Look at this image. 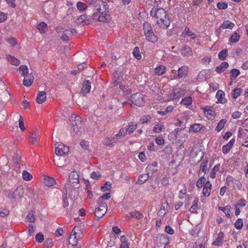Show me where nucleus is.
Instances as JSON below:
<instances>
[{
    "label": "nucleus",
    "mask_w": 248,
    "mask_h": 248,
    "mask_svg": "<svg viewBox=\"0 0 248 248\" xmlns=\"http://www.w3.org/2000/svg\"><path fill=\"white\" fill-rule=\"evenodd\" d=\"M150 14L152 16H155L157 19L156 21L157 24L163 25L166 29L170 26V20L164 9L161 8L157 9H152Z\"/></svg>",
    "instance_id": "f257e3e1"
},
{
    "label": "nucleus",
    "mask_w": 248,
    "mask_h": 248,
    "mask_svg": "<svg viewBox=\"0 0 248 248\" xmlns=\"http://www.w3.org/2000/svg\"><path fill=\"white\" fill-rule=\"evenodd\" d=\"M70 120L74 131L78 135H81L83 129V124L81 117L76 114H72Z\"/></svg>",
    "instance_id": "f03ea898"
},
{
    "label": "nucleus",
    "mask_w": 248,
    "mask_h": 248,
    "mask_svg": "<svg viewBox=\"0 0 248 248\" xmlns=\"http://www.w3.org/2000/svg\"><path fill=\"white\" fill-rule=\"evenodd\" d=\"M143 30L146 39L153 43H156L158 40V37L155 35L151 24L145 22L143 25Z\"/></svg>",
    "instance_id": "7ed1b4c3"
},
{
    "label": "nucleus",
    "mask_w": 248,
    "mask_h": 248,
    "mask_svg": "<svg viewBox=\"0 0 248 248\" xmlns=\"http://www.w3.org/2000/svg\"><path fill=\"white\" fill-rule=\"evenodd\" d=\"M92 17L94 20L100 22H109L111 20V17L108 14L98 11L93 15Z\"/></svg>",
    "instance_id": "20e7f679"
},
{
    "label": "nucleus",
    "mask_w": 248,
    "mask_h": 248,
    "mask_svg": "<svg viewBox=\"0 0 248 248\" xmlns=\"http://www.w3.org/2000/svg\"><path fill=\"white\" fill-rule=\"evenodd\" d=\"M69 182L74 188H78L79 187V175L76 171H73L70 173Z\"/></svg>",
    "instance_id": "39448f33"
},
{
    "label": "nucleus",
    "mask_w": 248,
    "mask_h": 248,
    "mask_svg": "<svg viewBox=\"0 0 248 248\" xmlns=\"http://www.w3.org/2000/svg\"><path fill=\"white\" fill-rule=\"evenodd\" d=\"M185 90L182 88H176L169 92L168 96L170 100L178 99L185 94Z\"/></svg>",
    "instance_id": "423d86ee"
},
{
    "label": "nucleus",
    "mask_w": 248,
    "mask_h": 248,
    "mask_svg": "<svg viewBox=\"0 0 248 248\" xmlns=\"http://www.w3.org/2000/svg\"><path fill=\"white\" fill-rule=\"evenodd\" d=\"M130 100L132 103L137 106L140 107L144 104L143 95L140 93H137L132 94Z\"/></svg>",
    "instance_id": "0eeeda50"
},
{
    "label": "nucleus",
    "mask_w": 248,
    "mask_h": 248,
    "mask_svg": "<svg viewBox=\"0 0 248 248\" xmlns=\"http://www.w3.org/2000/svg\"><path fill=\"white\" fill-rule=\"evenodd\" d=\"M94 7L96 8L97 11H101L104 13H108V6L106 1L96 0L94 2Z\"/></svg>",
    "instance_id": "6e6552de"
},
{
    "label": "nucleus",
    "mask_w": 248,
    "mask_h": 248,
    "mask_svg": "<svg viewBox=\"0 0 248 248\" xmlns=\"http://www.w3.org/2000/svg\"><path fill=\"white\" fill-rule=\"evenodd\" d=\"M99 206L96 208L94 210L95 217L97 219L101 218L107 212V205L106 203L98 204Z\"/></svg>",
    "instance_id": "1a4fd4ad"
},
{
    "label": "nucleus",
    "mask_w": 248,
    "mask_h": 248,
    "mask_svg": "<svg viewBox=\"0 0 248 248\" xmlns=\"http://www.w3.org/2000/svg\"><path fill=\"white\" fill-rule=\"evenodd\" d=\"M69 147L62 143L59 144L55 149V153L58 156H64L69 152Z\"/></svg>",
    "instance_id": "9d476101"
},
{
    "label": "nucleus",
    "mask_w": 248,
    "mask_h": 248,
    "mask_svg": "<svg viewBox=\"0 0 248 248\" xmlns=\"http://www.w3.org/2000/svg\"><path fill=\"white\" fill-rule=\"evenodd\" d=\"M113 82L112 84L114 86L117 85L119 83L121 82L123 80V76L121 74V70L119 69L116 70L113 74Z\"/></svg>",
    "instance_id": "9b49d317"
},
{
    "label": "nucleus",
    "mask_w": 248,
    "mask_h": 248,
    "mask_svg": "<svg viewBox=\"0 0 248 248\" xmlns=\"http://www.w3.org/2000/svg\"><path fill=\"white\" fill-rule=\"evenodd\" d=\"M91 90V82L88 80H85L82 83V87L81 90V93L83 95L89 93Z\"/></svg>",
    "instance_id": "f8f14e48"
},
{
    "label": "nucleus",
    "mask_w": 248,
    "mask_h": 248,
    "mask_svg": "<svg viewBox=\"0 0 248 248\" xmlns=\"http://www.w3.org/2000/svg\"><path fill=\"white\" fill-rule=\"evenodd\" d=\"M188 71V68L187 66H183L178 69L177 75L175 76L174 78H181L187 75Z\"/></svg>",
    "instance_id": "ddd939ff"
},
{
    "label": "nucleus",
    "mask_w": 248,
    "mask_h": 248,
    "mask_svg": "<svg viewBox=\"0 0 248 248\" xmlns=\"http://www.w3.org/2000/svg\"><path fill=\"white\" fill-rule=\"evenodd\" d=\"M211 187L212 185L211 183L209 181L206 182L203 186L202 190V194L204 196L208 197L210 196L211 191Z\"/></svg>",
    "instance_id": "4468645a"
},
{
    "label": "nucleus",
    "mask_w": 248,
    "mask_h": 248,
    "mask_svg": "<svg viewBox=\"0 0 248 248\" xmlns=\"http://www.w3.org/2000/svg\"><path fill=\"white\" fill-rule=\"evenodd\" d=\"M211 108L210 106H206L203 108L205 115L209 119H212L216 115L215 112L211 109Z\"/></svg>",
    "instance_id": "2eb2a0df"
},
{
    "label": "nucleus",
    "mask_w": 248,
    "mask_h": 248,
    "mask_svg": "<svg viewBox=\"0 0 248 248\" xmlns=\"http://www.w3.org/2000/svg\"><path fill=\"white\" fill-rule=\"evenodd\" d=\"M235 141V139L232 138L227 144L224 145L222 147V153L224 154H228L230 151Z\"/></svg>",
    "instance_id": "dca6fc26"
},
{
    "label": "nucleus",
    "mask_w": 248,
    "mask_h": 248,
    "mask_svg": "<svg viewBox=\"0 0 248 248\" xmlns=\"http://www.w3.org/2000/svg\"><path fill=\"white\" fill-rule=\"evenodd\" d=\"M216 96L217 99V102L225 104L227 102V99L224 97L225 93L222 90L217 91Z\"/></svg>",
    "instance_id": "f3484780"
},
{
    "label": "nucleus",
    "mask_w": 248,
    "mask_h": 248,
    "mask_svg": "<svg viewBox=\"0 0 248 248\" xmlns=\"http://www.w3.org/2000/svg\"><path fill=\"white\" fill-rule=\"evenodd\" d=\"M34 79V77L32 73H31L29 76H26L23 81V84L26 87H30L32 84Z\"/></svg>",
    "instance_id": "a211bd4d"
},
{
    "label": "nucleus",
    "mask_w": 248,
    "mask_h": 248,
    "mask_svg": "<svg viewBox=\"0 0 248 248\" xmlns=\"http://www.w3.org/2000/svg\"><path fill=\"white\" fill-rule=\"evenodd\" d=\"M224 238V233L222 232H220L218 234L215 241L213 242V245L221 246L223 244V239Z\"/></svg>",
    "instance_id": "6ab92c4d"
},
{
    "label": "nucleus",
    "mask_w": 248,
    "mask_h": 248,
    "mask_svg": "<svg viewBox=\"0 0 248 248\" xmlns=\"http://www.w3.org/2000/svg\"><path fill=\"white\" fill-rule=\"evenodd\" d=\"M116 143V140L114 137H107L103 140V143L107 146H113Z\"/></svg>",
    "instance_id": "aec40b11"
},
{
    "label": "nucleus",
    "mask_w": 248,
    "mask_h": 248,
    "mask_svg": "<svg viewBox=\"0 0 248 248\" xmlns=\"http://www.w3.org/2000/svg\"><path fill=\"white\" fill-rule=\"evenodd\" d=\"M181 54L185 57H189L192 55L191 48L187 46H185L181 49Z\"/></svg>",
    "instance_id": "412c9836"
},
{
    "label": "nucleus",
    "mask_w": 248,
    "mask_h": 248,
    "mask_svg": "<svg viewBox=\"0 0 248 248\" xmlns=\"http://www.w3.org/2000/svg\"><path fill=\"white\" fill-rule=\"evenodd\" d=\"M46 98V94L44 91H40L38 93L36 101L38 104H42L44 102Z\"/></svg>",
    "instance_id": "4be33fe9"
},
{
    "label": "nucleus",
    "mask_w": 248,
    "mask_h": 248,
    "mask_svg": "<svg viewBox=\"0 0 248 248\" xmlns=\"http://www.w3.org/2000/svg\"><path fill=\"white\" fill-rule=\"evenodd\" d=\"M13 159L15 163V168L19 169L20 167V165L22 162V161L21 160V156H19L17 153H15L14 154Z\"/></svg>",
    "instance_id": "5701e85b"
},
{
    "label": "nucleus",
    "mask_w": 248,
    "mask_h": 248,
    "mask_svg": "<svg viewBox=\"0 0 248 248\" xmlns=\"http://www.w3.org/2000/svg\"><path fill=\"white\" fill-rule=\"evenodd\" d=\"M43 182L46 186L50 187L55 184L56 181L52 177L46 176L44 178Z\"/></svg>",
    "instance_id": "b1692460"
},
{
    "label": "nucleus",
    "mask_w": 248,
    "mask_h": 248,
    "mask_svg": "<svg viewBox=\"0 0 248 248\" xmlns=\"http://www.w3.org/2000/svg\"><path fill=\"white\" fill-rule=\"evenodd\" d=\"M229 66V64L227 62H223L221 63V64L217 66L216 68V71L217 73H221L223 72L226 69H227Z\"/></svg>",
    "instance_id": "393cba45"
},
{
    "label": "nucleus",
    "mask_w": 248,
    "mask_h": 248,
    "mask_svg": "<svg viewBox=\"0 0 248 248\" xmlns=\"http://www.w3.org/2000/svg\"><path fill=\"white\" fill-rule=\"evenodd\" d=\"M231 208L232 207L230 205H227L225 207H218V209L223 211L228 218H230L231 217V216L230 215Z\"/></svg>",
    "instance_id": "a878e982"
},
{
    "label": "nucleus",
    "mask_w": 248,
    "mask_h": 248,
    "mask_svg": "<svg viewBox=\"0 0 248 248\" xmlns=\"http://www.w3.org/2000/svg\"><path fill=\"white\" fill-rule=\"evenodd\" d=\"M77 24L83 23V24H89L90 20L87 19V16L85 15L80 16L76 21Z\"/></svg>",
    "instance_id": "bb28decb"
},
{
    "label": "nucleus",
    "mask_w": 248,
    "mask_h": 248,
    "mask_svg": "<svg viewBox=\"0 0 248 248\" xmlns=\"http://www.w3.org/2000/svg\"><path fill=\"white\" fill-rule=\"evenodd\" d=\"M202 128H205V127L202 126V124H200L195 123L193 124H192L190 128H189V131H193L194 132H199L201 129H202Z\"/></svg>",
    "instance_id": "cd10ccee"
},
{
    "label": "nucleus",
    "mask_w": 248,
    "mask_h": 248,
    "mask_svg": "<svg viewBox=\"0 0 248 248\" xmlns=\"http://www.w3.org/2000/svg\"><path fill=\"white\" fill-rule=\"evenodd\" d=\"M198 202L199 198L198 197H195L194 198V200L193 202V204L189 210L191 213H194L197 212V210L198 209Z\"/></svg>",
    "instance_id": "c85d7f7f"
},
{
    "label": "nucleus",
    "mask_w": 248,
    "mask_h": 248,
    "mask_svg": "<svg viewBox=\"0 0 248 248\" xmlns=\"http://www.w3.org/2000/svg\"><path fill=\"white\" fill-rule=\"evenodd\" d=\"M121 241V245L120 248H130L129 246V244L128 242V240L125 235H122L120 238Z\"/></svg>",
    "instance_id": "c756f323"
},
{
    "label": "nucleus",
    "mask_w": 248,
    "mask_h": 248,
    "mask_svg": "<svg viewBox=\"0 0 248 248\" xmlns=\"http://www.w3.org/2000/svg\"><path fill=\"white\" fill-rule=\"evenodd\" d=\"M234 26V24L229 20H226L221 25L220 28L222 29H232Z\"/></svg>",
    "instance_id": "7c9ffc66"
},
{
    "label": "nucleus",
    "mask_w": 248,
    "mask_h": 248,
    "mask_svg": "<svg viewBox=\"0 0 248 248\" xmlns=\"http://www.w3.org/2000/svg\"><path fill=\"white\" fill-rule=\"evenodd\" d=\"M110 198V194L109 193H107L104 194L103 196H100L97 200V202L98 204H101L102 203H106L104 202V200H108Z\"/></svg>",
    "instance_id": "2f4dec72"
},
{
    "label": "nucleus",
    "mask_w": 248,
    "mask_h": 248,
    "mask_svg": "<svg viewBox=\"0 0 248 248\" xmlns=\"http://www.w3.org/2000/svg\"><path fill=\"white\" fill-rule=\"evenodd\" d=\"M126 131H125V128H122L120 129L118 134H117L115 136V138L116 140H120L122 139L123 137H124L126 134Z\"/></svg>",
    "instance_id": "473e14b6"
},
{
    "label": "nucleus",
    "mask_w": 248,
    "mask_h": 248,
    "mask_svg": "<svg viewBox=\"0 0 248 248\" xmlns=\"http://www.w3.org/2000/svg\"><path fill=\"white\" fill-rule=\"evenodd\" d=\"M127 126L128 127L125 129L126 133L131 134L137 128V124H134L133 123H129Z\"/></svg>",
    "instance_id": "72a5a7b5"
},
{
    "label": "nucleus",
    "mask_w": 248,
    "mask_h": 248,
    "mask_svg": "<svg viewBox=\"0 0 248 248\" xmlns=\"http://www.w3.org/2000/svg\"><path fill=\"white\" fill-rule=\"evenodd\" d=\"M7 58L9 62L12 64L17 66L20 64V61L11 55H7Z\"/></svg>",
    "instance_id": "f704fd0d"
},
{
    "label": "nucleus",
    "mask_w": 248,
    "mask_h": 248,
    "mask_svg": "<svg viewBox=\"0 0 248 248\" xmlns=\"http://www.w3.org/2000/svg\"><path fill=\"white\" fill-rule=\"evenodd\" d=\"M155 74L158 76L164 74L166 72V67L163 65H160L155 69Z\"/></svg>",
    "instance_id": "c9c22d12"
},
{
    "label": "nucleus",
    "mask_w": 248,
    "mask_h": 248,
    "mask_svg": "<svg viewBox=\"0 0 248 248\" xmlns=\"http://www.w3.org/2000/svg\"><path fill=\"white\" fill-rule=\"evenodd\" d=\"M19 72L22 76L26 77L29 76L28 75V68L26 65H20L18 68Z\"/></svg>",
    "instance_id": "e433bc0d"
},
{
    "label": "nucleus",
    "mask_w": 248,
    "mask_h": 248,
    "mask_svg": "<svg viewBox=\"0 0 248 248\" xmlns=\"http://www.w3.org/2000/svg\"><path fill=\"white\" fill-rule=\"evenodd\" d=\"M227 122L226 119H222L218 123L217 127L215 128V130L217 132L220 131L224 127L225 124Z\"/></svg>",
    "instance_id": "4c0bfd02"
},
{
    "label": "nucleus",
    "mask_w": 248,
    "mask_h": 248,
    "mask_svg": "<svg viewBox=\"0 0 248 248\" xmlns=\"http://www.w3.org/2000/svg\"><path fill=\"white\" fill-rule=\"evenodd\" d=\"M23 189L21 187H17L16 190L13 192L14 195L15 196V199L16 200L17 199L21 198L23 196Z\"/></svg>",
    "instance_id": "58836bf2"
},
{
    "label": "nucleus",
    "mask_w": 248,
    "mask_h": 248,
    "mask_svg": "<svg viewBox=\"0 0 248 248\" xmlns=\"http://www.w3.org/2000/svg\"><path fill=\"white\" fill-rule=\"evenodd\" d=\"M228 56V50L227 49H223L221 51H220L218 54V59L220 60L224 61L226 59V57Z\"/></svg>",
    "instance_id": "ea45409f"
},
{
    "label": "nucleus",
    "mask_w": 248,
    "mask_h": 248,
    "mask_svg": "<svg viewBox=\"0 0 248 248\" xmlns=\"http://www.w3.org/2000/svg\"><path fill=\"white\" fill-rule=\"evenodd\" d=\"M38 136L39 133L37 131H33L30 133L29 138L30 139L32 140L31 141L32 144H33L36 141H37Z\"/></svg>",
    "instance_id": "a19ab883"
},
{
    "label": "nucleus",
    "mask_w": 248,
    "mask_h": 248,
    "mask_svg": "<svg viewBox=\"0 0 248 248\" xmlns=\"http://www.w3.org/2000/svg\"><path fill=\"white\" fill-rule=\"evenodd\" d=\"M220 164H217L216 165H215L214 168L212 169L211 172L210 174V177L211 178H215L216 176V173L217 171L219 170L220 168Z\"/></svg>",
    "instance_id": "79ce46f5"
},
{
    "label": "nucleus",
    "mask_w": 248,
    "mask_h": 248,
    "mask_svg": "<svg viewBox=\"0 0 248 248\" xmlns=\"http://www.w3.org/2000/svg\"><path fill=\"white\" fill-rule=\"evenodd\" d=\"M37 29L41 33H45L47 29V25L46 23L42 22L38 24Z\"/></svg>",
    "instance_id": "37998d69"
},
{
    "label": "nucleus",
    "mask_w": 248,
    "mask_h": 248,
    "mask_svg": "<svg viewBox=\"0 0 248 248\" xmlns=\"http://www.w3.org/2000/svg\"><path fill=\"white\" fill-rule=\"evenodd\" d=\"M240 38V35L237 32H235L231 36L229 40L232 43H235L239 41Z\"/></svg>",
    "instance_id": "c03bdc74"
},
{
    "label": "nucleus",
    "mask_w": 248,
    "mask_h": 248,
    "mask_svg": "<svg viewBox=\"0 0 248 248\" xmlns=\"http://www.w3.org/2000/svg\"><path fill=\"white\" fill-rule=\"evenodd\" d=\"M242 93V89L241 88H235L232 91V96L233 99H236L240 96Z\"/></svg>",
    "instance_id": "a18cd8bd"
},
{
    "label": "nucleus",
    "mask_w": 248,
    "mask_h": 248,
    "mask_svg": "<svg viewBox=\"0 0 248 248\" xmlns=\"http://www.w3.org/2000/svg\"><path fill=\"white\" fill-rule=\"evenodd\" d=\"M26 219L29 222H34L35 221V217L34 216V212L32 211H30L26 217Z\"/></svg>",
    "instance_id": "49530a36"
},
{
    "label": "nucleus",
    "mask_w": 248,
    "mask_h": 248,
    "mask_svg": "<svg viewBox=\"0 0 248 248\" xmlns=\"http://www.w3.org/2000/svg\"><path fill=\"white\" fill-rule=\"evenodd\" d=\"M149 175L147 174H142L140 175L138 182L141 184L144 183L149 179Z\"/></svg>",
    "instance_id": "de8ad7c7"
},
{
    "label": "nucleus",
    "mask_w": 248,
    "mask_h": 248,
    "mask_svg": "<svg viewBox=\"0 0 248 248\" xmlns=\"http://www.w3.org/2000/svg\"><path fill=\"white\" fill-rule=\"evenodd\" d=\"M205 178L204 176L200 177L196 183V186L198 188H201L204 186L205 182Z\"/></svg>",
    "instance_id": "09e8293b"
},
{
    "label": "nucleus",
    "mask_w": 248,
    "mask_h": 248,
    "mask_svg": "<svg viewBox=\"0 0 248 248\" xmlns=\"http://www.w3.org/2000/svg\"><path fill=\"white\" fill-rule=\"evenodd\" d=\"M165 129L164 126L162 124H155L153 127V131L155 133H159Z\"/></svg>",
    "instance_id": "8fccbe9b"
},
{
    "label": "nucleus",
    "mask_w": 248,
    "mask_h": 248,
    "mask_svg": "<svg viewBox=\"0 0 248 248\" xmlns=\"http://www.w3.org/2000/svg\"><path fill=\"white\" fill-rule=\"evenodd\" d=\"M192 98L190 96H188L183 98L180 103L185 106H189L192 104Z\"/></svg>",
    "instance_id": "3c124183"
},
{
    "label": "nucleus",
    "mask_w": 248,
    "mask_h": 248,
    "mask_svg": "<svg viewBox=\"0 0 248 248\" xmlns=\"http://www.w3.org/2000/svg\"><path fill=\"white\" fill-rule=\"evenodd\" d=\"M71 35L69 33V29L65 30L62 35L61 38L64 41H67L69 40Z\"/></svg>",
    "instance_id": "603ef678"
},
{
    "label": "nucleus",
    "mask_w": 248,
    "mask_h": 248,
    "mask_svg": "<svg viewBox=\"0 0 248 248\" xmlns=\"http://www.w3.org/2000/svg\"><path fill=\"white\" fill-rule=\"evenodd\" d=\"M133 54L135 58L137 60H140L141 58V56L139 47L136 46L134 48Z\"/></svg>",
    "instance_id": "864d4df0"
},
{
    "label": "nucleus",
    "mask_w": 248,
    "mask_h": 248,
    "mask_svg": "<svg viewBox=\"0 0 248 248\" xmlns=\"http://www.w3.org/2000/svg\"><path fill=\"white\" fill-rule=\"evenodd\" d=\"M130 215L132 217L138 219H140L142 217V214L140 212L137 211L131 212L130 213Z\"/></svg>",
    "instance_id": "5fc2aeb1"
},
{
    "label": "nucleus",
    "mask_w": 248,
    "mask_h": 248,
    "mask_svg": "<svg viewBox=\"0 0 248 248\" xmlns=\"http://www.w3.org/2000/svg\"><path fill=\"white\" fill-rule=\"evenodd\" d=\"M208 163V160L205 159L203 160L201 163L200 165V170H201L202 172L205 173L206 170H207V165Z\"/></svg>",
    "instance_id": "6e6d98bb"
},
{
    "label": "nucleus",
    "mask_w": 248,
    "mask_h": 248,
    "mask_svg": "<svg viewBox=\"0 0 248 248\" xmlns=\"http://www.w3.org/2000/svg\"><path fill=\"white\" fill-rule=\"evenodd\" d=\"M146 170L149 175L150 173L152 175L157 171V169L153 166L152 167V165H148L146 168Z\"/></svg>",
    "instance_id": "4d7b16f0"
},
{
    "label": "nucleus",
    "mask_w": 248,
    "mask_h": 248,
    "mask_svg": "<svg viewBox=\"0 0 248 248\" xmlns=\"http://www.w3.org/2000/svg\"><path fill=\"white\" fill-rule=\"evenodd\" d=\"M32 175L31 173L26 170L23 171L22 173V178L24 180L29 181L32 178Z\"/></svg>",
    "instance_id": "13d9d810"
},
{
    "label": "nucleus",
    "mask_w": 248,
    "mask_h": 248,
    "mask_svg": "<svg viewBox=\"0 0 248 248\" xmlns=\"http://www.w3.org/2000/svg\"><path fill=\"white\" fill-rule=\"evenodd\" d=\"M111 184L109 182H106L105 184L101 186V190L103 192H105L107 190H109L111 189Z\"/></svg>",
    "instance_id": "bf43d9fd"
},
{
    "label": "nucleus",
    "mask_w": 248,
    "mask_h": 248,
    "mask_svg": "<svg viewBox=\"0 0 248 248\" xmlns=\"http://www.w3.org/2000/svg\"><path fill=\"white\" fill-rule=\"evenodd\" d=\"M246 201L244 199H241L239 200L234 205V206L236 207H244L246 205Z\"/></svg>",
    "instance_id": "052dcab7"
},
{
    "label": "nucleus",
    "mask_w": 248,
    "mask_h": 248,
    "mask_svg": "<svg viewBox=\"0 0 248 248\" xmlns=\"http://www.w3.org/2000/svg\"><path fill=\"white\" fill-rule=\"evenodd\" d=\"M235 227L238 229H241L243 226V220L241 218H238L234 223Z\"/></svg>",
    "instance_id": "680f3d73"
},
{
    "label": "nucleus",
    "mask_w": 248,
    "mask_h": 248,
    "mask_svg": "<svg viewBox=\"0 0 248 248\" xmlns=\"http://www.w3.org/2000/svg\"><path fill=\"white\" fill-rule=\"evenodd\" d=\"M78 9L80 11H83L87 7L86 3L78 1L77 4Z\"/></svg>",
    "instance_id": "e2e57ef3"
},
{
    "label": "nucleus",
    "mask_w": 248,
    "mask_h": 248,
    "mask_svg": "<svg viewBox=\"0 0 248 248\" xmlns=\"http://www.w3.org/2000/svg\"><path fill=\"white\" fill-rule=\"evenodd\" d=\"M6 41L11 45L12 46H15L17 44V40L14 37L12 38H6Z\"/></svg>",
    "instance_id": "0e129e2a"
},
{
    "label": "nucleus",
    "mask_w": 248,
    "mask_h": 248,
    "mask_svg": "<svg viewBox=\"0 0 248 248\" xmlns=\"http://www.w3.org/2000/svg\"><path fill=\"white\" fill-rule=\"evenodd\" d=\"M62 199H63V206L64 208L67 207L68 205V202L67 201V191L65 190V193L63 192V196H62Z\"/></svg>",
    "instance_id": "69168bd1"
},
{
    "label": "nucleus",
    "mask_w": 248,
    "mask_h": 248,
    "mask_svg": "<svg viewBox=\"0 0 248 248\" xmlns=\"http://www.w3.org/2000/svg\"><path fill=\"white\" fill-rule=\"evenodd\" d=\"M240 74V71L239 70L234 68L231 70V77H233L235 78Z\"/></svg>",
    "instance_id": "338daca9"
},
{
    "label": "nucleus",
    "mask_w": 248,
    "mask_h": 248,
    "mask_svg": "<svg viewBox=\"0 0 248 248\" xmlns=\"http://www.w3.org/2000/svg\"><path fill=\"white\" fill-rule=\"evenodd\" d=\"M35 239L38 243H42L44 239L43 234L41 232L37 233L35 235Z\"/></svg>",
    "instance_id": "774afa93"
}]
</instances>
